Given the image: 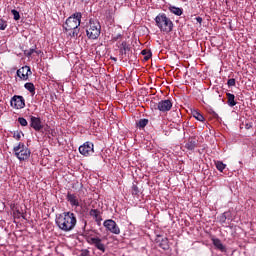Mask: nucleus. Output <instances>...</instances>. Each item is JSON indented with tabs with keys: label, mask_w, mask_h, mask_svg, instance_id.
<instances>
[{
	"label": "nucleus",
	"mask_w": 256,
	"mask_h": 256,
	"mask_svg": "<svg viewBox=\"0 0 256 256\" xmlns=\"http://www.w3.org/2000/svg\"><path fill=\"white\" fill-rule=\"evenodd\" d=\"M81 19H83V14H81V12H76L66 19L63 29H65V31H71L69 33L70 37H78Z\"/></svg>",
	"instance_id": "2"
},
{
	"label": "nucleus",
	"mask_w": 256,
	"mask_h": 256,
	"mask_svg": "<svg viewBox=\"0 0 256 256\" xmlns=\"http://www.w3.org/2000/svg\"><path fill=\"white\" fill-rule=\"evenodd\" d=\"M89 215L95 219L97 225H101V221H103V218L101 217V211L98 209H91L89 211Z\"/></svg>",
	"instance_id": "15"
},
{
	"label": "nucleus",
	"mask_w": 256,
	"mask_h": 256,
	"mask_svg": "<svg viewBox=\"0 0 256 256\" xmlns=\"http://www.w3.org/2000/svg\"><path fill=\"white\" fill-rule=\"evenodd\" d=\"M131 193L132 195L135 197H139V193H140V190H139V187L136 185V184H133L132 185V190H131Z\"/></svg>",
	"instance_id": "26"
},
{
	"label": "nucleus",
	"mask_w": 256,
	"mask_h": 256,
	"mask_svg": "<svg viewBox=\"0 0 256 256\" xmlns=\"http://www.w3.org/2000/svg\"><path fill=\"white\" fill-rule=\"evenodd\" d=\"M79 153L84 157H90V155L95 153V145L93 142L87 141L79 147Z\"/></svg>",
	"instance_id": "6"
},
{
	"label": "nucleus",
	"mask_w": 256,
	"mask_h": 256,
	"mask_svg": "<svg viewBox=\"0 0 256 256\" xmlns=\"http://www.w3.org/2000/svg\"><path fill=\"white\" fill-rule=\"evenodd\" d=\"M25 89H27V91H29L30 93H32V95H35V84L31 83V82H27L24 85Z\"/></svg>",
	"instance_id": "22"
},
{
	"label": "nucleus",
	"mask_w": 256,
	"mask_h": 256,
	"mask_svg": "<svg viewBox=\"0 0 256 256\" xmlns=\"http://www.w3.org/2000/svg\"><path fill=\"white\" fill-rule=\"evenodd\" d=\"M173 107V102L169 99L167 100H161L157 104L158 111H161V113H167L168 111H171Z\"/></svg>",
	"instance_id": "10"
},
{
	"label": "nucleus",
	"mask_w": 256,
	"mask_h": 256,
	"mask_svg": "<svg viewBox=\"0 0 256 256\" xmlns=\"http://www.w3.org/2000/svg\"><path fill=\"white\" fill-rule=\"evenodd\" d=\"M170 13H173V15H177L178 17H181L183 15V9L176 7V6H170L169 8Z\"/></svg>",
	"instance_id": "20"
},
{
	"label": "nucleus",
	"mask_w": 256,
	"mask_h": 256,
	"mask_svg": "<svg viewBox=\"0 0 256 256\" xmlns=\"http://www.w3.org/2000/svg\"><path fill=\"white\" fill-rule=\"evenodd\" d=\"M1 115H3V112L0 110V117H1Z\"/></svg>",
	"instance_id": "39"
},
{
	"label": "nucleus",
	"mask_w": 256,
	"mask_h": 256,
	"mask_svg": "<svg viewBox=\"0 0 256 256\" xmlns=\"http://www.w3.org/2000/svg\"><path fill=\"white\" fill-rule=\"evenodd\" d=\"M30 127L34 131H41L43 129V121H41L40 117L30 116Z\"/></svg>",
	"instance_id": "11"
},
{
	"label": "nucleus",
	"mask_w": 256,
	"mask_h": 256,
	"mask_svg": "<svg viewBox=\"0 0 256 256\" xmlns=\"http://www.w3.org/2000/svg\"><path fill=\"white\" fill-rule=\"evenodd\" d=\"M220 223H225L227 221V212H224L220 217H219Z\"/></svg>",
	"instance_id": "31"
},
{
	"label": "nucleus",
	"mask_w": 256,
	"mask_h": 256,
	"mask_svg": "<svg viewBox=\"0 0 256 256\" xmlns=\"http://www.w3.org/2000/svg\"><path fill=\"white\" fill-rule=\"evenodd\" d=\"M122 37V34L112 35V41H119Z\"/></svg>",
	"instance_id": "34"
},
{
	"label": "nucleus",
	"mask_w": 256,
	"mask_h": 256,
	"mask_svg": "<svg viewBox=\"0 0 256 256\" xmlns=\"http://www.w3.org/2000/svg\"><path fill=\"white\" fill-rule=\"evenodd\" d=\"M185 147L188 151H195V148L197 147V140H195V138H190L185 144Z\"/></svg>",
	"instance_id": "18"
},
{
	"label": "nucleus",
	"mask_w": 256,
	"mask_h": 256,
	"mask_svg": "<svg viewBox=\"0 0 256 256\" xmlns=\"http://www.w3.org/2000/svg\"><path fill=\"white\" fill-rule=\"evenodd\" d=\"M56 225L65 233L73 231L77 225V216L73 212H64L56 218Z\"/></svg>",
	"instance_id": "1"
},
{
	"label": "nucleus",
	"mask_w": 256,
	"mask_h": 256,
	"mask_svg": "<svg viewBox=\"0 0 256 256\" xmlns=\"http://www.w3.org/2000/svg\"><path fill=\"white\" fill-rule=\"evenodd\" d=\"M66 200L70 203L71 207H80L79 197L76 194L68 192L66 195Z\"/></svg>",
	"instance_id": "14"
},
{
	"label": "nucleus",
	"mask_w": 256,
	"mask_h": 256,
	"mask_svg": "<svg viewBox=\"0 0 256 256\" xmlns=\"http://www.w3.org/2000/svg\"><path fill=\"white\" fill-rule=\"evenodd\" d=\"M21 134H22V132H19V131L14 132V134H13L14 139H16V141H20L21 140Z\"/></svg>",
	"instance_id": "33"
},
{
	"label": "nucleus",
	"mask_w": 256,
	"mask_h": 256,
	"mask_svg": "<svg viewBox=\"0 0 256 256\" xmlns=\"http://www.w3.org/2000/svg\"><path fill=\"white\" fill-rule=\"evenodd\" d=\"M191 115L192 117H194V119H197V121H201V122L205 121V117L198 110H192Z\"/></svg>",
	"instance_id": "21"
},
{
	"label": "nucleus",
	"mask_w": 256,
	"mask_h": 256,
	"mask_svg": "<svg viewBox=\"0 0 256 256\" xmlns=\"http://www.w3.org/2000/svg\"><path fill=\"white\" fill-rule=\"evenodd\" d=\"M147 125H149V119H140L139 122H138V127L140 129H145V127H147Z\"/></svg>",
	"instance_id": "23"
},
{
	"label": "nucleus",
	"mask_w": 256,
	"mask_h": 256,
	"mask_svg": "<svg viewBox=\"0 0 256 256\" xmlns=\"http://www.w3.org/2000/svg\"><path fill=\"white\" fill-rule=\"evenodd\" d=\"M14 215H16V217H18V219H19V217L22 216L21 212H19V211H17L16 213H14Z\"/></svg>",
	"instance_id": "37"
},
{
	"label": "nucleus",
	"mask_w": 256,
	"mask_h": 256,
	"mask_svg": "<svg viewBox=\"0 0 256 256\" xmlns=\"http://www.w3.org/2000/svg\"><path fill=\"white\" fill-rule=\"evenodd\" d=\"M16 74H17V77H19L22 81H28L29 75H32L33 72H31V67L24 66V67L18 69Z\"/></svg>",
	"instance_id": "9"
},
{
	"label": "nucleus",
	"mask_w": 256,
	"mask_h": 256,
	"mask_svg": "<svg viewBox=\"0 0 256 256\" xmlns=\"http://www.w3.org/2000/svg\"><path fill=\"white\" fill-rule=\"evenodd\" d=\"M196 21H197V23H199L201 25V23H203V18L198 16V17H196Z\"/></svg>",
	"instance_id": "36"
},
{
	"label": "nucleus",
	"mask_w": 256,
	"mask_h": 256,
	"mask_svg": "<svg viewBox=\"0 0 256 256\" xmlns=\"http://www.w3.org/2000/svg\"><path fill=\"white\" fill-rule=\"evenodd\" d=\"M156 243L164 251H169V239H167V237L157 235L156 236Z\"/></svg>",
	"instance_id": "13"
},
{
	"label": "nucleus",
	"mask_w": 256,
	"mask_h": 256,
	"mask_svg": "<svg viewBox=\"0 0 256 256\" xmlns=\"http://www.w3.org/2000/svg\"><path fill=\"white\" fill-rule=\"evenodd\" d=\"M33 53H36V55H39L41 53V51H37L35 48H31V49L25 51L26 57H31V55H33Z\"/></svg>",
	"instance_id": "25"
},
{
	"label": "nucleus",
	"mask_w": 256,
	"mask_h": 256,
	"mask_svg": "<svg viewBox=\"0 0 256 256\" xmlns=\"http://www.w3.org/2000/svg\"><path fill=\"white\" fill-rule=\"evenodd\" d=\"M103 225L107 231H110V233H113L114 235H119V233H121L119 225H117V222H115L113 219L105 220Z\"/></svg>",
	"instance_id": "7"
},
{
	"label": "nucleus",
	"mask_w": 256,
	"mask_h": 256,
	"mask_svg": "<svg viewBox=\"0 0 256 256\" xmlns=\"http://www.w3.org/2000/svg\"><path fill=\"white\" fill-rule=\"evenodd\" d=\"M215 165H216V169L221 173H223V171L225 170V167H227V165L224 164L222 161H216Z\"/></svg>",
	"instance_id": "24"
},
{
	"label": "nucleus",
	"mask_w": 256,
	"mask_h": 256,
	"mask_svg": "<svg viewBox=\"0 0 256 256\" xmlns=\"http://www.w3.org/2000/svg\"><path fill=\"white\" fill-rule=\"evenodd\" d=\"M80 256H89V250L84 249L81 251Z\"/></svg>",
	"instance_id": "35"
},
{
	"label": "nucleus",
	"mask_w": 256,
	"mask_h": 256,
	"mask_svg": "<svg viewBox=\"0 0 256 256\" xmlns=\"http://www.w3.org/2000/svg\"><path fill=\"white\" fill-rule=\"evenodd\" d=\"M118 47L120 49L119 53L121 57H123V55H127V51L130 50L129 44H127V41L121 42V44Z\"/></svg>",
	"instance_id": "17"
},
{
	"label": "nucleus",
	"mask_w": 256,
	"mask_h": 256,
	"mask_svg": "<svg viewBox=\"0 0 256 256\" xmlns=\"http://www.w3.org/2000/svg\"><path fill=\"white\" fill-rule=\"evenodd\" d=\"M226 97H227V103H228L229 107H235V105H237V101H235L234 94L226 93Z\"/></svg>",
	"instance_id": "19"
},
{
	"label": "nucleus",
	"mask_w": 256,
	"mask_h": 256,
	"mask_svg": "<svg viewBox=\"0 0 256 256\" xmlns=\"http://www.w3.org/2000/svg\"><path fill=\"white\" fill-rule=\"evenodd\" d=\"M18 123H20L22 127H27V125H29V123L27 122V119H25L24 117H19Z\"/></svg>",
	"instance_id": "29"
},
{
	"label": "nucleus",
	"mask_w": 256,
	"mask_h": 256,
	"mask_svg": "<svg viewBox=\"0 0 256 256\" xmlns=\"http://www.w3.org/2000/svg\"><path fill=\"white\" fill-rule=\"evenodd\" d=\"M11 13L14 17V21H19L21 19V15L19 14V11L13 9L11 10Z\"/></svg>",
	"instance_id": "27"
},
{
	"label": "nucleus",
	"mask_w": 256,
	"mask_h": 256,
	"mask_svg": "<svg viewBox=\"0 0 256 256\" xmlns=\"http://www.w3.org/2000/svg\"><path fill=\"white\" fill-rule=\"evenodd\" d=\"M90 245H94L98 251L105 253V244H103L101 238L99 237H92L88 240Z\"/></svg>",
	"instance_id": "12"
},
{
	"label": "nucleus",
	"mask_w": 256,
	"mask_h": 256,
	"mask_svg": "<svg viewBox=\"0 0 256 256\" xmlns=\"http://www.w3.org/2000/svg\"><path fill=\"white\" fill-rule=\"evenodd\" d=\"M142 55H144L145 61H149L150 57H152L151 51L142 50Z\"/></svg>",
	"instance_id": "28"
},
{
	"label": "nucleus",
	"mask_w": 256,
	"mask_h": 256,
	"mask_svg": "<svg viewBox=\"0 0 256 256\" xmlns=\"http://www.w3.org/2000/svg\"><path fill=\"white\" fill-rule=\"evenodd\" d=\"M111 60L117 62V58L116 57H111Z\"/></svg>",
	"instance_id": "38"
},
{
	"label": "nucleus",
	"mask_w": 256,
	"mask_h": 256,
	"mask_svg": "<svg viewBox=\"0 0 256 256\" xmlns=\"http://www.w3.org/2000/svg\"><path fill=\"white\" fill-rule=\"evenodd\" d=\"M86 35L88 39H99V36L101 35V23H99L98 20L90 19L86 29Z\"/></svg>",
	"instance_id": "4"
},
{
	"label": "nucleus",
	"mask_w": 256,
	"mask_h": 256,
	"mask_svg": "<svg viewBox=\"0 0 256 256\" xmlns=\"http://www.w3.org/2000/svg\"><path fill=\"white\" fill-rule=\"evenodd\" d=\"M155 25L158 27L161 33L164 35H169L173 31V27L175 25L173 24V20L167 16L165 13H159L155 19Z\"/></svg>",
	"instance_id": "3"
},
{
	"label": "nucleus",
	"mask_w": 256,
	"mask_h": 256,
	"mask_svg": "<svg viewBox=\"0 0 256 256\" xmlns=\"http://www.w3.org/2000/svg\"><path fill=\"white\" fill-rule=\"evenodd\" d=\"M7 29V21L0 19V31H5Z\"/></svg>",
	"instance_id": "30"
},
{
	"label": "nucleus",
	"mask_w": 256,
	"mask_h": 256,
	"mask_svg": "<svg viewBox=\"0 0 256 256\" xmlns=\"http://www.w3.org/2000/svg\"><path fill=\"white\" fill-rule=\"evenodd\" d=\"M13 153L19 161H27V159L31 157V150H29L23 142H19L18 145L13 148Z\"/></svg>",
	"instance_id": "5"
},
{
	"label": "nucleus",
	"mask_w": 256,
	"mask_h": 256,
	"mask_svg": "<svg viewBox=\"0 0 256 256\" xmlns=\"http://www.w3.org/2000/svg\"><path fill=\"white\" fill-rule=\"evenodd\" d=\"M212 243H213L214 247L216 249H218V251H221V253H226L227 252V248L225 247V245H223V242H221L220 239L213 238Z\"/></svg>",
	"instance_id": "16"
},
{
	"label": "nucleus",
	"mask_w": 256,
	"mask_h": 256,
	"mask_svg": "<svg viewBox=\"0 0 256 256\" xmlns=\"http://www.w3.org/2000/svg\"><path fill=\"white\" fill-rule=\"evenodd\" d=\"M10 105L13 109H24L25 98H23V96L14 95L10 100Z\"/></svg>",
	"instance_id": "8"
},
{
	"label": "nucleus",
	"mask_w": 256,
	"mask_h": 256,
	"mask_svg": "<svg viewBox=\"0 0 256 256\" xmlns=\"http://www.w3.org/2000/svg\"><path fill=\"white\" fill-rule=\"evenodd\" d=\"M235 83H236L235 78H231L227 81L228 87H235Z\"/></svg>",
	"instance_id": "32"
}]
</instances>
